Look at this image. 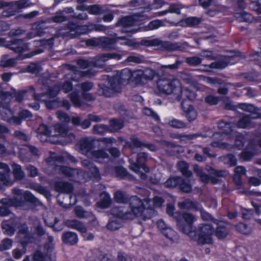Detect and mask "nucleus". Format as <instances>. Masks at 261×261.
<instances>
[{
	"label": "nucleus",
	"instance_id": "32",
	"mask_svg": "<svg viewBox=\"0 0 261 261\" xmlns=\"http://www.w3.org/2000/svg\"><path fill=\"white\" fill-rule=\"evenodd\" d=\"M100 198V201L96 203L98 207L101 208H107L110 205L111 199L108 193L105 192L101 193Z\"/></svg>",
	"mask_w": 261,
	"mask_h": 261
},
{
	"label": "nucleus",
	"instance_id": "26",
	"mask_svg": "<svg viewBox=\"0 0 261 261\" xmlns=\"http://www.w3.org/2000/svg\"><path fill=\"white\" fill-rule=\"evenodd\" d=\"M181 108L189 122L193 121L196 119L197 116V112L188 101H182Z\"/></svg>",
	"mask_w": 261,
	"mask_h": 261
},
{
	"label": "nucleus",
	"instance_id": "39",
	"mask_svg": "<svg viewBox=\"0 0 261 261\" xmlns=\"http://www.w3.org/2000/svg\"><path fill=\"white\" fill-rule=\"evenodd\" d=\"M82 164L84 167H88L92 176L94 177L98 178L99 176V171L98 169L89 160H84L82 161Z\"/></svg>",
	"mask_w": 261,
	"mask_h": 261
},
{
	"label": "nucleus",
	"instance_id": "21",
	"mask_svg": "<svg viewBox=\"0 0 261 261\" xmlns=\"http://www.w3.org/2000/svg\"><path fill=\"white\" fill-rule=\"evenodd\" d=\"M93 140L91 138L81 139L76 145V149L82 154L87 155L93 148Z\"/></svg>",
	"mask_w": 261,
	"mask_h": 261
},
{
	"label": "nucleus",
	"instance_id": "25",
	"mask_svg": "<svg viewBox=\"0 0 261 261\" xmlns=\"http://www.w3.org/2000/svg\"><path fill=\"white\" fill-rule=\"evenodd\" d=\"M0 169L3 170V171H0V181L4 185H12V182L10 178V170L8 165L0 162Z\"/></svg>",
	"mask_w": 261,
	"mask_h": 261
},
{
	"label": "nucleus",
	"instance_id": "49",
	"mask_svg": "<svg viewBox=\"0 0 261 261\" xmlns=\"http://www.w3.org/2000/svg\"><path fill=\"white\" fill-rule=\"evenodd\" d=\"M181 181V178L176 176H171L164 184L167 188H174Z\"/></svg>",
	"mask_w": 261,
	"mask_h": 261
},
{
	"label": "nucleus",
	"instance_id": "16",
	"mask_svg": "<svg viewBox=\"0 0 261 261\" xmlns=\"http://www.w3.org/2000/svg\"><path fill=\"white\" fill-rule=\"evenodd\" d=\"M5 46L16 53L20 54L29 49L28 44L22 39H16L6 44L5 39L0 38V46Z\"/></svg>",
	"mask_w": 261,
	"mask_h": 261
},
{
	"label": "nucleus",
	"instance_id": "28",
	"mask_svg": "<svg viewBox=\"0 0 261 261\" xmlns=\"http://www.w3.org/2000/svg\"><path fill=\"white\" fill-rule=\"evenodd\" d=\"M62 241L64 244L69 245H73L78 242L77 234L71 231L65 232L62 234Z\"/></svg>",
	"mask_w": 261,
	"mask_h": 261
},
{
	"label": "nucleus",
	"instance_id": "45",
	"mask_svg": "<svg viewBox=\"0 0 261 261\" xmlns=\"http://www.w3.org/2000/svg\"><path fill=\"white\" fill-rule=\"evenodd\" d=\"M177 166L178 169L184 176L186 177H190L192 175V172L188 170L189 166L186 162L184 161H180L178 163Z\"/></svg>",
	"mask_w": 261,
	"mask_h": 261
},
{
	"label": "nucleus",
	"instance_id": "12",
	"mask_svg": "<svg viewBox=\"0 0 261 261\" xmlns=\"http://www.w3.org/2000/svg\"><path fill=\"white\" fill-rule=\"evenodd\" d=\"M156 75L155 71L149 68L134 71L133 82L136 84H143L144 82L152 80Z\"/></svg>",
	"mask_w": 261,
	"mask_h": 261
},
{
	"label": "nucleus",
	"instance_id": "27",
	"mask_svg": "<svg viewBox=\"0 0 261 261\" xmlns=\"http://www.w3.org/2000/svg\"><path fill=\"white\" fill-rule=\"evenodd\" d=\"M192 88L197 89L196 86H192L190 88L185 87L183 89L180 88V90H178L180 92V94L177 96V98L179 99H182L183 101H185V99L186 98L187 99L193 100L196 98V94L192 90Z\"/></svg>",
	"mask_w": 261,
	"mask_h": 261
},
{
	"label": "nucleus",
	"instance_id": "48",
	"mask_svg": "<svg viewBox=\"0 0 261 261\" xmlns=\"http://www.w3.org/2000/svg\"><path fill=\"white\" fill-rule=\"evenodd\" d=\"M56 115L58 119L62 123H64L63 124L64 126L67 129L68 134H72L71 133H69L68 132V130L66 126H65V124L69 123L70 121V117L65 113L61 112V111H58L56 113ZM61 124V123H60Z\"/></svg>",
	"mask_w": 261,
	"mask_h": 261
},
{
	"label": "nucleus",
	"instance_id": "64",
	"mask_svg": "<svg viewBox=\"0 0 261 261\" xmlns=\"http://www.w3.org/2000/svg\"><path fill=\"white\" fill-rule=\"evenodd\" d=\"M237 230L244 234H249L251 232V229L250 227L244 223H240L237 226Z\"/></svg>",
	"mask_w": 261,
	"mask_h": 261
},
{
	"label": "nucleus",
	"instance_id": "47",
	"mask_svg": "<svg viewBox=\"0 0 261 261\" xmlns=\"http://www.w3.org/2000/svg\"><path fill=\"white\" fill-rule=\"evenodd\" d=\"M99 61L96 60V57L95 58V61L93 62L89 63L86 60L80 59L77 61V64L82 69H85L90 67H97L99 65Z\"/></svg>",
	"mask_w": 261,
	"mask_h": 261
},
{
	"label": "nucleus",
	"instance_id": "53",
	"mask_svg": "<svg viewBox=\"0 0 261 261\" xmlns=\"http://www.w3.org/2000/svg\"><path fill=\"white\" fill-rule=\"evenodd\" d=\"M111 132L117 131L122 128L123 126V121L122 120L113 119L110 121Z\"/></svg>",
	"mask_w": 261,
	"mask_h": 261
},
{
	"label": "nucleus",
	"instance_id": "51",
	"mask_svg": "<svg viewBox=\"0 0 261 261\" xmlns=\"http://www.w3.org/2000/svg\"><path fill=\"white\" fill-rule=\"evenodd\" d=\"M101 119L99 116L90 114L88 115V119L85 120L82 123L81 122L80 125L83 128L85 129L89 127L91 121L98 122Z\"/></svg>",
	"mask_w": 261,
	"mask_h": 261
},
{
	"label": "nucleus",
	"instance_id": "41",
	"mask_svg": "<svg viewBox=\"0 0 261 261\" xmlns=\"http://www.w3.org/2000/svg\"><path fill=\"white\" fill-rule=\"evenodd\" d=\"M201 19L198 17H188L180 21L182 25L186 27H193L198 25L201 22Z\"/></svg>",
	"mask_w": 261,
	"mask_h": 261
},
{
	"label": "nucleus",
	"instance_id": "58",
	"mask_svg": "<svg viewBox=\"0 0 261 261\" xmlns=\"http://www.w3.org/2000/svg\"><path fill=\"white\" fill-rule=\"evenodd\" d=\"M93 129L94 133L101 134L108 131L109 130V128L106 125L98 124L95 125L93 126Z\"/></svg>",
	"mask_w": 261,
	"mask_h": 261
},
{
	"label": "nucleus",
	"instance_id": "43",
	"mask_svg": "<svg viewBox=\"0 0 261 261\" xmlns=\"http://www.w3.org/2000/svg\"><path fill=\"white\" fill-rule=\"evenodd\" d=\"M181 6L179 4H171L170 5L169 8L168 10L161 11L159 12L158 14L160 16L164 15L168 13H176L179 14H180V9H181Z\"/></svg>",
	"mask_w": 261,
	"mask_h": 261
},
{
	"label": "nucleus",
	"instance_id": "57",
	"mask_svg": "<svg viewBox=\"0 0 261 261\" xmlns=\"http://www.w3.org/2000/svg\"><path fill=\"white\" fill-rule=\"evenodd\" d=\"M128 145L131 148L141 147L144 145L138 138L133 136L130 137V142L128 143Z\"/></svg>",
	"mask_w": 261,
	"mask_h": 261
},
{
	"label": "nucleus",
	"instance_id": "14",
	"mask_svg": "<svg viewBox=\"0 0 261 261\" xmlns=\"http://www.w3.org/2000/svg\"><path fill=\"white\" fill-rule=\"evenodd\" d=\"M142 16L138 14H134L130 16H127L121 18L119 23L123 27V32H134L136 29L133 28L138 25L139 21L142 20Z\"/></svg>",
	"mask_w": 261,
	"mask_h": 261
},
{
	"label": "nucleus",
	"instance_id": "56",
	"mask_svg": "<svg viewBox=\"0 0 261 261\" xmlns=\"http://www.w3.org/2000/svg\"><path fill=\"white\" fill-rule=\"evenodd\" d=\"M70 100L75 107H80L81 102L79 98V94L77 92H72L70 94Z\"/></svg>",
	"mask_w": 261,
	"mask_h": 261
},
{
	"label": "nucleus",
	"instance_id": "50",
	"mask_svg": "<svg viewBox=\"0 0 261 261\" xmlns=\"http://www.w3.org/2000/svg\"><path fill=\"white\" fill-rule=\"evenodd\" d=\"M234 16L239 21L249 22L251 20V15L244 11L236 13Z\"/></svg>",
	"mask_w": 261,
	"mask_h": 261
},
{
	"label": "nucleus",
	"instance_id": "6",
	"mask_svg": "<svg viewBox=\"0 0 261 261\" xmlns=\"http://www.w3.org/2000/svg\"><path fill=\"white\" fill-rule=\"evenodd\" d=\"M55 133L52 132L49 128L45 124H41L38 129V137L42 142L47 141V138L50 136H61L63 137L69 138L68 142L72 141L74 139V136L73 134H68L67 129L60 123H57L54 126Z\"/></svg>",
	"mask_w": 261,
	"mask_h": 261
},
{
	"label": "nucleus",
	"instance_id": "30",
	"mask_svg": "<svg viewBox=\"0 0 261 261\" xmlns=\"http://www.w3.org/2000/svg\"><path fill=\"white\" fill-rule=\"evenodd\" d=\"M122 56L120 54L108 53L97 55L96 56V60L99 61V62H105L110 59L119 60L122 58Z\"/></svg>",
	"mask_w": 261,
	"mask_h": 261
},
{
	"label": "nucleus",
	"instance_id": "2",
	"mask_svg": "<svg viewBox=\"0 0 261 261\" xmlns=\"http://www.w3.org/2000/svg\"><path fill=\"white\" fill-rule=\"evenodd\" d=\"M63 158L61 155H57L52 153L49 157L45 160L43 164V169L50 173V169L55 170L69 177L72 180L76 182H84L86 180V174L78 169H72L67 166L59 165L58 163L61 162Z\"/></svg>",
	"mask_w": 261,
	"mask_h": 261
},
{
	"label": "nucleus",
	"instance_id": "15",
	"mask_svg": "<svg viewBox=\"0 0 261 261\" xmlns=\"http://www.w3.org/2000/svg\"><path fill=\"white\" fill-rule=\"evenodd\" d=\"M234 125L232 123H226L224 121H221L218 123V127L220 129H223L225 134L232 133L233 135H235V145L239 149H241L244 146L245 139L241 134L233 132L232 127Z\"/></svg>",
	"mask_w": 261,
	"mask_h": 261
},
{
	"label": "nucleus",
	"instance_id": "13",
	"mask_svg": "<svg viewBox=\"0 0 261 261\" xmlns=\"http://www.w3.org/2000/svg\"><path fill=\"white\" fill-rule=\"evenodd\" d=\"M147 157V154L144 152H140L138 154L136 162L133 161L129 165V169L136 173L138 174L142 179H145L146 175L145 173L140 171L142 168L145 172H149V169L143 163L146 160Z\"/></svg>",
	"mask_w": 261,
	"mask_h": 261
},
{
	"label": "nucleus",
	"instance_id": "59",
	"mask_svg": "<svg viewBox=\"0 0 261 261\" xmlns=\"http://www.w3.org/2000/svg\"><path fill=\"white\" fill-rule=\"evenodd\" d=\"M12 246V241L8 238L4 239L0 243V250L4 251L9 249Z\"/></svg>",
	"mask_w": 261,
	"mask_h": 261
},
{
	"label": "nucleus",
	"instance_id": "37",
	"mask_svg": "<svg viewBox=\"0 0 261 261\" xmlns=\"http://www.w3.org/2000/svg\"><path fill=\"white\" fill-rule=\"evenodd\" d=\"M68 31L61 34L64 36H69L72 38H76L79 36L77 31V25L75 23H70L67 27Z\"/></svg>",
	"mask_w": 261,
	"mask_h": 261
},
{
	"label": "nucleus",
	"instance_id": "23",
	"mask_svg": "<svg viewBox=\"0 0 261 261\" xmlns=\"http://www.w3.org/2000/svg\"><path fill=\"white\" fill-rule=\"evenodd\" d=\"M13 193L15 197L13 199H16V201H22V204L19 208H21L24 204V202L22 200V196L24 199L28 201L35 202L36 201V198L29 191H22L18 189L15 188L13 190Z\"/></svg>",
	"mask_w": 261,
	"mask_h": 261
},
{
	"label": "nucleus",
	"instance_id": "18",
	"mask_svg": "<svg viewBox=\"0 0 261 261\" xmlns=\"http://www.w3.org/2000/svg\"><path fill=\"white\" fill-rule=\"evenodd\" d=\"M1 203L3 204V206H0V216H6L10 213V211L9 209L10 206H14L16 208L20 207L22 204V201H16L15 199H2L1 200Z\"/></svg>",
	"mask_w": 261,
	"mask_h": 261
},
{
	"label": "nucleus",
	"instance_id": "52",
	"mask_svg": "<svg viewBox=\"0 0 261 261\" xmlns=\"http://www.w3.org/2000/svg\"><path fill=\"white\" fill-rule=\"evenodd\" d=\"M91 154L93 159L99 162H100L101 160L107 159L108 157V153L102 150L94 151L91 153Z\"/></svg>",
	"mask_w": 261,
	"mask_h": 261
},
{
	"label": "nucleus",
	"instance_id": "60",
	"mask_svg": "<svg viewBox=\"0 0 261 261\" xmlns=\"http://www.w3.org/2000/svg\"><path fill=\"white\" fill-rule=\"evenodd\" d=\"M202 59L197 56L188 57L186 59V62L190 65L196 66L201 63Z\"/></svg>",
	"mask_w": 261,
	"mask_h": 261
},
{
	"label": "nucleus",
	"instance_id": "63",
	"mask_svg": "<svg viewBox=\"0 0 261 261\" xmlns=\"http://www.w3.org/2000/svg\"><path fill=\"white\" fill-rule=\"evenodd\" d=\"M41 69L40 65L39 64L35 63L30 64L27 68L28 72L34 74L38 73Z\"/></svg>",
	"mask_w": 261,
	"mask_h": 261
},
{
	"label": "nucleus",
	"instance_id": "5",
	"mask_svg": "<svg viewBox=\"0 0 261 261\" xmlns=\"http://www.w3.org/2000/svg\"><path fill=\"white\" fill-rule=\"evenodd\" d=\"M180 230L196 241L198 244H212L213 242L214 230L209 224H200L197 233L195 231H191L190 226H188L187 229L183 226H180Z\"/></svg>",
	"mask_w": 261,
	"mask_h": 261
},
{
	"label": "nucleus",
	"instance_id": "40",
	"mask_svg": "<svg viewBox=\"0 0 261 261\" xmlns=\"http://www.w3.org/2000/svg\"><path fill=\"white\" fill-rule=\"evenodd\" d=\"M227 234L226 224L223 222H219L216 228V235L219 239L224 238Z\"/></svg>",
	"mask_w": 261,
	"mask_h": 261
},
{
	"label": "nucleus",
	"instance_id": "8",
	"mask_svg": "<svg viewBox=\"0 0 261 261\" xmlns=\"http://www.w3.org/2000/svg\"><path fill=\"white\" fill-rule=\"evenodd\" d=\"M193 170L196 176L199 178L200 181L205 184L210 182L213 184H215L218 181V177L224 176L227 174L226 171H217L209 167L207 170L210 171L211 175H208L205 174L202 169L197 165L194 166Z\"/></svg>",
	"mask_w": 261,
	"mask_h": 261
},
{
	"label": "nucleus",
	"instance_id": "31",
	"mask_svg": "<svg viewBox=\"0 0 261 261\" xmlns=\"http://www.w3.org/2000/svg\"><path fill=\"white\" fill-rule=\"evenodd\" d=\"M256 150L254 146L250 144L240 154V158L244 161L250 160L256 153Z\"/></svg>",
	"mask_w": 261,
	"mask_h": 261
},
{
	"label": "nucleus",
	"instance_id": "22",
	"mask_svg": "<svg viewBox=\"0 0 261 261\" xmlns=\"http://www.w3.org/2000/svg\"><path fill=\"white\" fill-rule=\"evenodd\" d=\"M161 45L164 49L168 51H174L178 50L179 46L176 43H171L169 42H162L158 40L150 41L148 40H143L141 44L144 46H152L155 44Z\"/></svg>",
	"mask_w": 261,
	"mask_h": 261
},
{
	"label": "nucleus",
	"instance_id": "20",
	"mask_svg": "<svg viewBox=\"0 0 261 261\" xmlns=\"http://www.w3.org/2000/svg\"><path fill=\"white\" fill-rule=\"evenodd\" d=\"M19 149V158L20 160L23 162H29L31 159L30 154L32 153L33 155H37L38 150L34 146L28 144H24L18 147Z\"/></svg>",
	"mask_w": 261,
	"mask_h": 261
},
{
	"label": "nucleus",
	"instance_id": "36",
	"mask_svg": "<svg viewBox=\"0 0 261 261\" xmlns=\"http://www.w3.org/2000/svg\"><path fill=\"white\" fill-rule=\"evenodd\" d=\"M117 40V43L122 45H127L128 47L136 48L138 47L139 44L135 42L133 39H130L126 37H116Z\"/></svg>",
	"mask_w": 261,
	"mask_h": 261
},
{
	"label": "nucleus",
	"instance_id": "46",
	"mask_svg": "<svg viewBox=\"0 0 261 261\" xmlns=\"http://www.w3.org/2000/svg\"><path fill=\"white\" fill-rule=\"evenodd\" d=\"M11 221H4L2 223V228L5 233L8 235H12L14 232V226H16L14 222L13 223V225H11Z\"/></svg>",
	"mask_w": 261,
	"mask_h": 261
},
{
	"label": "nucleus",
	"instance_id": "1",
	"mask_svg": "<svg viewBox=\"0 0 261 261\" xmlns=\"http://www.w3.org/2000/svg\"><path fill=\"white\" fill-rule=\"evenodd\" d=\"M93 75L94 72L92 70L88 69L81 72L76 70V67L73 66L69 70V72L65 75V80L62 84L56 85L54 87L44 86L42 88L43 92L40 94H36L34 88L31 87L29 92L32 94L36 101H43L48 109H53L60 106L59 100L56 96L61 89H63L65 93H68L72 90V85L68 80L78 81L77 75L80 77H91Z\"/></svg>",
	"mask_w": 261,
	"mask_h": 261
},
{
	"label": "nucleus",
	"instance_id": "42",
	"mask_svg": "<svg viewBox=\"0 0 261 261\" xmlns=\"http://www.w3.org/2000/svg\"><path fill=\"white\" fill-rule=\"evenodd\" d=\"M162 233L172 242H176L178 240L176 232L169 226L164 230Z\"/></svg>",
	"mask_w": 261,
	"mask_h": 261
},
{
	"label": "nucleus",
	"instance_id": "3",
	"mask_svg": "<svg viewBox=\"0 0 261 261\" xmlns=\"http://www.w3.org/2000/svg\"><path fill=\"white\" fill-rule=\"evenodd\" d=\"M134 71H132L128 68L122 70L114 77L109 79L110 87L105 86L101 88L99 93L106 96H111L114 92H119L122 85L127 84L129 80L133 82Z\"/></svg>",
	"mask_w": 261,
	"mask_h": 261
},
{
	"label": "nucleus",
	"instance_id": "62",
	"mask_svg": "<svg viewBox=\"0 0 261 261\" xmlns=\"http://www.w3.org/2000/svg\"><path fill=\"white\" fill-rule=\"evenodd\" d=\"M144 60V58L143 57L138 56V55H131L128 56L126 59V61L130 63H141Z\"/></svg>",
	"mask_w": 261,
	"mask_h": 261
},
{
	"label": "nucleus",
	"instance_id": "24",
	"mask_svg": "<svg viewBox=\"0 0 261 261\" xmlns=\"http://www.w3.org/2000/svg\"><path fill=\"white\" fill-rule=\"evenodd\" d=\"M99 46L107 50H119V48L116 46L117 44L116 37L109 38L106 37H99Z\"/></svg>",
	"mask_w": 261,
	"mask_h": 261
},
{
	"label": "nucleus",
	"instance_id": "19",
	"mask_svg": "<svg viewBox=\"0 0 261 261\" xmlns=\"http://www.w3.org/2000/svg\"><path fill=\"white\" fill-rule=\"evenodd\" d=\"M0 112L3 119L10 123L16 125L21 123V119L13 116V114L8 105L0 106Z\"/></svg>",
	"mask_w": 261,
	"mask_h": 261
},
{
	"label": "nucleus",
	"instance_id": "55",
	"mask_svg": "<svg viewBox=\"0 0 261 261\" xmlns=\"http://www.w3.org/2000/svg\"><path fill=\"white\" fill-rule=\"evenodd\" d=\"M53 38H51L48 40H40L35 41V45L36 46H44L46 48H50L53 45Z\"/></svg>",
	"mask_w": 261,
	"mask_h": 261
},
{
	"label": "nucleus",
	"instance_id": "35",
	"mask_svg": "<svg viewBox=\"0 0 261 261\" xmlns=\"http://www.w3.org/2000/svg\"><path fill=\"white\" fill-rule=\"evenodd\" d=\"M66 225L70 228L76 229L82 233L85 232L86 231L85 226L80 221L77 220H67L66 221Z\"/></svg>",
	"mask_w": 261,
	"mask_h": 261
},
{
	"label": "nucleus",
	"instance_id": "33",
	"mask_svg": "<svg viewBox=\"0 0 261 261\" xmlns=\"http://www.w3.org/2000/svg\"><path fill=\"white\" fill-rule=\"evenodd\" d=\"M254 118L249 117V116H244L238 122L237 126L239 128H251L255 125V122L253 121Z\"/></svg>",
	"mask_w": 261,
	"mask_h": 261
},
{
	"label": "nucleus",
	"instance_id": "44",
	"mask_svg": "<svg viewBox=\"0 0 261 261\" xmlns=\"http://www.w3.org/2000/svg\"><path fill=\"white\" fill-rule=\"evenodd\" d=\"M12 167L13 174L16 179L20 180L24 177V173L19 165L13 163L12 165Z\"/></svg>",
	"mask_w": 261,
	"mask_h": 261
},
{
	"label": "nucleus",
	"instance_id": "38",
	"mask_svg": "<svg viewBox=\"0 0 261 261\" xmlns=\"http://www.w3.org/2000/svg\"><path fill=\"white\" fill-rule=\"evenodd\" d=\"M178 205L181 209H198L199 205L195 202L191 201L189 199H186L183 201L179 202Z\"/></svg>",
	"mask_w": 261,
	"mask_h": 261
},
{
	"label": "nucleus",
	"instance_id": "17",
	"mask_svg": "<svg viewBox=\"0 0 261 261\" xmlns=\"http://www.w3.org/2000/svg\"><path fill=\"white\" fill-rule=\"evenodd\" d=\"M174 218L178 223L179 229L180 226H183L186 229H188V226H190L191 231H192V224L196 220L194 215L188 213L183 214L175 213Z\"/></svg>",
	"mask_w": 261,
	"mask_h": 261
},
{
	"label": "nucleus",
	"instance_id": "34",
	"mask_svg": "<svg viewBox=\"0 0 261 261\" xmlns=\"http://www.w3.org/2000/svg\"><path fill=\"white\" fill-rule=\"evenodd\" d=\"M55 187L56 191L58 192L66 193H69L73 189L72 185L67 182H56Z\"/></svg>",
	"mask_w": 261,
	"mask_h": 261
},
{
	"label": "nucleus",
	"instance_id": "9",
	"mask_svg": "<svg viewBox=\"0 0 261 261\" xmlns=\"http://www.w3.org/2000/svg\"><path fill=\"white\" fill-rule=\"evenodd\" d=\"M54 238L47 234V241L43 247V252L40 250L36 251L33 254L34 261H45L54 259L55 253Z\"/></svg>",
	"mask_w": 261,
	"mask_h": 261
},
{
	"label": "nucleus",
	"instance_id": "4",
	"mask_svg": "<svg viewBox=\"0 0 261 261\" xmlns=\"http://www.w3.org/2000/svg\"><path fill=\"white\" fill-rule=\"evenodd\" d=\"M143 203L136 196H133L129 199L130 212L127 211L123 206H116L111 210V214L114 217L132 219L134 217H140V216L146 217L143 212ZM148 217L149 216H147Z\"/></svg>",
	"mask_w": 261,
	"mask_h": 261
},
{
	"label": "nucleus",
	"instance_id": "54",
	"mask_svg": "<svg viewBox=\"0 0 261 261\" xmlns=\"http://www.w3.org/2000/svg\"><path fill=\"white\" fill-rule=\"evenodd\" d=\"M164 23L160 20H154L150 21L149 24L145 27V31L153 30L157 29L159 27L163 26Z\"/></svg>",
	"mask_w": 261,
	"mask_h": 261
},
{
	"label": "nucleus",
	"instance_id": "61",
	"mask_svg": "<svg viewBox=\"0 0 261 261\" xmlns=\"http://www.w3.org/2000/svg\"><path fill=\"white\" fill-rule=\"evenodd\" d=\"M179 184L180 189L183 192L188 193L191 191L192 187L189 181L183 180L181 178V181Z\"/></svg>",
	"mask_w": 261,
	"mask_h": 261
},
{
	"label": "nucleus",
	"instance_id": "10",
	"mask_svg": "<svg viewBox=\"0 0 261 261\" xmlns=\"http://www.w3.org/2000/svg\"><path fill=\"white\" fill-rule=\"evenodd\" d=\"M157 88L161 93L169 95L180 90V84L176 79L161 78L156 82Z\"/></svg>",
	"mask_w": 261,
	"mask_h": 261
},
{
	"label": "nucleus",
	"instance_id": "11",
	"mask_svg": "<svg viewBox=\"0 0 261 261\" xmlns=\"http://www.w3.org/2000/svg\"><path fill=\"white\" fill-rule=\"evenodd\" d=\"M140 200L143 203V212L144 215H146L148 217H143L140 216V217L142 218L143 220H145L147 219L151 218L155 214V211L153 210L154 207H161L164 202L163 199L158 196H155L153 198V200L144 199V200Z\"/></svg>",
	"mask_w": 261,
	"mask_h": 261
},
{
	"label": "nucleus",
	"instance_id": "7",
	"mask_svg": "<svg viewBox=\"0 0 261 261\" xmlns=\"http://www.w3.org/2000/svg\"><path fill=\"white\" fill-rule=\"evenodd\" d=\"M17 239L18 241L21 244L22 248L21 250L18 248L13 250V255L15 258H19L25 252L23 245L33 242L35 241V239L34 237L31 236L29 233L28 227L25 224H23L19 227Z\"/></svg>",
	"mask_w": 261,
	"mask_h": 261
},
{
	"label": "nucleus",
	"instance_id": "29",
	"mask_svg": "<svg viewBox=\"0 0 261 261\" xmlns=\"http://www.w3.org/2000/svg\"><path fill=\"white\" fill-rule=\"evenodd\" d=\"M240 108L250 113V114L249 117H251V118L256 119L260 117V114L258 113L259 109L252 105L242 103L240 105Z\"/></svg>",
	"mask_w": 261,
	"mask_h": 261
}]
</instances>
